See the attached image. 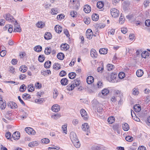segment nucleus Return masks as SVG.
<instances>
[{"mask_svg":"<svg viewBox=\"0 0 150 150\" xmlns=\"http://www.w3.org/2000/svg\"><path fill=\"white\" fill-rule=\"evenodd\" d=\"M70 137L72 142L78 139L76 133L74 132H71L70 133Z\"/></svg>","mask_w":150,"mask_h":150,"instance_id":"8","label":"nucleus"},{"mask_svg":"<svg viewBox=\"0 0 150 150\" xmlns=\"http://www.w3.org/2000/svg\"><path fill=\"white\" fill-rule=\"evenodd\" d=\"M20 134L18 132H15L12 134V137L14 140H18L20 137Z\"/></svg>","mask_w":150,"mask_h":150,"instance_id":"9","label":"nucleus"},{"mask_svg":"<svg viewBox=\"0 0 150 150\" xmlns=\"http://www.w3.org/2000/svg\"><path fill=\"white\" fill-rule=\"evenodd\" d=\"M6 51L4 50H2L0 52V55L2 57H4L6 54Z\"/></svg>","mask_w":150,"mask_h":150,"instance_id":"63","label":"nucleus"},{"mask_svg":"<svg viewBox=\"0 0 150 150\" xmlns=\"http://www.w3.org/2000/svg\"><path fill=\"white\" fill-rule=\"evenodd\" d=\"M26 86L24 84L22 85L20 87L19 91L21 92H23L26 90Z\"/></svg>","mask_w":150,"mask_h":150,"instance_id":"35","label":"nucleus"},{"mask_svg":"<svg viewBox=\"0 0 150 150\" xmlns=\"http://www.w3.org/2000/svg\"><path fill=\"white\" fill-rule=\"evenodd\" d=\"M44 23H43L42 22L40 21V22H38L37 24V26L39 28H42L44 25H43Z\"/></svg>","mask_w":150,"mask_h":150,"instance_id":"51","label":"nucleus"},{"mask_svg":"<svg viewBox=\"0 0 150 150\" xmlns=\"http://www.w3.org/2000/svg\"><path fill=\"white\" fill-rule=\"evenodd\" d=\"M121 126L120 125L117 124H115L112 126V128L115 132H117L118 134H120V128Z\"/></svg>","mask_w":150,"mask_h":150,"instance_id":"7","label":"nucleus"},{"mask_svg":"<svg viewBox=\"0 0 150 150\" xmlns=\"http://www.w3.org/2000/svg\"><path fill=\"white\" fill-rule=\"evenodd\" d=\"M117 77V74L115 73H112L111 75V79L113 80L114 79H115Z\"/></svg>","mask_w":150,"mask_h":150,"instance_id":"61","label":"nucleus"},{"mask_svg":"<svg viewBox=\"0 0 150 150\" xmlns=\"http://www.w3.org/2000/svg\"><path fill=\"white\" fill-rule=\"evenodd\" d=\"M118 76L120 79H122L125 77V74L124 72H120L119 73Z\"/></svg>","mask_w":150,"mask_h":150,"instance_id":"44","label":"nucleus"},{"mask_svg":"<svg viewBox=\"0 0 150 150\" xmlns=\"http://www.w3.org/2000/svg\"><path fill=\"white\" fill-rule=\"evenodd\" d=\"M52 110L55 112H58L60 109L59 105L57 104L54 105L51 108Z\"/></svg>","mask_w":150,"mask_h":150,"instance_id":"11","label":"nucleus"},{"mask_svg":"<svg viewBox=\"0 0 150 150\" xmlns=\"http://www.w3.org/2000/svg\"><path fill=\"white\" fill-rule=\"evenodd\" d=\"M109 91L107 88L104 89L101 92L102 94L104 96H106L109 93Z\"/></svg>","mask_w":150,"mask_h":150,"instance_id":"36","label":"nucleus"},{"mask_svg":"<svg viewBox=\"0 0 150 150\" xmlns=\"http://www.w3.org/2000/svg\"><path fill=\"white\" fill-rule=\"evenodd\" d=\"M82 126L83 130L85 131H86V134L87 135H88L89 133H90V130L89 129L88 124L87 123H84L82 125Z\"/></svg>","mask_w":150,"mask_h":150,"instance_id":"3","label":"nucleus"},{"mask_svg":"<svg viewBox=\"0 0 150 150\" xmlns=\"http://www.w3.org/2000/svg\"><path fill=\"white\" fill-rule=\"evenodd\" d=\"M104 6V3L101 1H98L97 4V6L98 8L100 9L102 8Z\"/></svg>","mask_w":150,"mask_h":150,"instance_id":"31","label":"nucleus"},{"mask_svg":"<svg viewBox=\"0 0 150 150\" xmlns=\"http://www.w3.org/2000/svg\"><path fill=\"white\" fill-rule=\"evenodd\" d=\"M108 121L109 124H112L115 122V118L113 116L110 117L108 118Z\"/></svg>","mask_w":150,"mask_h":150,"instance_id":"30","label":"nucleus"},{"mask_svg":"<svg viewBox=\"0 0 150 150\" xmlns=\"http://www.w3.org/2000/svg\"><path fill=\"white\" fill-rule=\"evenodd\" d=\"M51 62L50 61L48 60L44 64V67L46 69L49 68L50 67Z\"/></svg>","mask_w":150,"mask_h":150,"instance_id":"22","label":"nucleus"},{"mask_svg":"<svg viewBox=\"0 0 150 150\" xmlns=\"http://www.w3.org/2000/svg\"><path fill=\"white\" fill-rule=\"evenodd\" d=\"M53 69L56 70H58L61 68L60 64L58 63H55L53 65Z\"/></svg>","mask_w":150,"mask_h":150,"instance_id":"29","label":"nucleus"},{"mask_svg":"<svg viewBox=\"0 0 150 150\" xmlns=\"http://www.w3.org/2000/svg\"><path fill=\"white\" fill-rule=\"evenodd\" d=\"M8 106L12 109H15L17 108L16 104L13 102H10L8 103Z\"/></svg>","mask_w":150,"mask_h":150,"instance_id":"10","label":"nucleus"},{"mask_svg":"<svg viewBox=\"0 0 150 150\" xmlns=\"http://www.w3.org/2000/svg\"><path fill=\"white\" fill-rule=\"evenodd\" d=\"M91 8L90 6L88 5L84 6L83 8V10L86 13H88L91 11Z\"/></svg>","mask_w":150,"mask_h":150,"instance_id":"13","label":"nucleus"},{"mask_svg":"<svg viewBox=\"0 0 150 150\" xmlns=\"http://www.w3.org/2000/svg\"><path fill=\"white\" fill-rule=\"evenodd\" d=\"M26 76L25 75L21 74L20 75L19 78L21 80H24L26 78Z\"/></svg>","mask_w":150,"mask_h":150,"instance_id":"64","label":"nucleus"},{"mask_svg":"<svg viewBox=\"0 0 150 150\" xmlns=\"http://www.w3.org/2000/svg\"><path fill=\"white\" fill-rule=\"evenodd\" d=\"M6 104L5 100H0V108L2 110L4 109L6 107Z\"/></svg>","mask_w":150,"mask_h":150,"instance_id":"14","label":"nucleus"},{"mask_svg":"<svg viewBox=\"0 0 150 150\" xmlns=\"http://www.w3.org/2000/svg\"><path fill=\"white\" fill-rule=\"evenodd\" d=\"M98 16L97 14H93L92 16V18L93 21H96L98 19Z\"/></svg>","mask_w":150,"mask_h":150,"instance_id":"32","label":"nucleus"},{"mask_svg":"<svg viewBox=\"0 0 150 150\" xmlns=\"http://www.w3.org/2000/svg\"><path fill=\"white\" fill-rule=\"evenodd\" d=\"M38 145L36 141H33L30 143L28 144V146L32 147L35 146H36Z\"/></svg>","mask_w":150,"mask_h":150,"instance_id":"25","label":"nucleus"},{"mask_svg":"<svg viewBox=\"0 0 150 150\" xmlns=\"http://www.w3.org/2000/svg\"><path fill=\"white\" fill-rule=\"evenodd\" d=\"M150 2L149 0H145L144 3L143 4L144 5V6L145 8L148 6H149V4L150 3Z\"/></svg>","mask_w":150,"mask_h":150,"instance_id":"47","label":"nucleus"},{"mask_svg":"<svg viewBox=\"0 0 150 150\" xmlns=\"http://www.w3.org/2000/svg\"><path fill=\"white\" fill-rule=\"evenodd\" d=\"M25 131L29 134L34 135L36 133L35 131L32 128L30 127L25 128Z\"/></svg>","mask_w":150,"mask_h":150,"instance_id":"5","label":"nucleus"},{"mask_svg":"<svg viewBox=\"0 0 150 150\" xmlns=\"http://www.w3.org/2000/svg\"><path fill=\"white\" fill-rule=\"evenodd\" d=\"M108 49H107L103 48L99 50V53L100 54H105L107 53Z\"/></svg>","mask_w":150,"mask_h":150,"instance_id":"21","label":"nucleus"},{"mask_svg":"<svg viewBox=\"0 0 150 150\" xmlns=\"http://www.w3.org/2000/svg\"><path fill=\"white\" fill-rule=\"evenodd\" d=\"M5 137L7 139H10L11 138V133L9 132H6L5 134Z\"/></svg>","mask_w":150,"mask_h":150,"instance_id":"55","label":"nucleus"},{"mask_svg":"<svg viewBox=\"0 0 150 150\" xmlns=\"http://www.w3.org/2000/svg\"><path fill=\"white\" fill-rule=\"evenodd\" d=\"M61 84L63 86L67 85L68 83V80L66 78L62 79L60 81Z\"/></svg>","mask_w":150,"mask_h":150,"instance_id":"18","label":"nucleus"},{"mask_svg":"<svg viewBox=\"0 0 150 150\" xmlns=\"http://www.w3.org/2000/svg\"><path fill=\"white\" fill-rule=\"evenodd\" d=\"M52 37L51 34L49 32H46L44 35V38L46 40L51 39Z\"/></svg>","mask_w":150,"mask_h":150,"instance_id":"20","label":"nucleus"},{"mask_svg":"<svg viewBox=\"0 0 150 150\" xmlns=\"http://www.w3.org/2000/svg\"><path fill=\"white\" fill-rule=\"evenodd\" d=\"M134 109L136 112H137L140 111L141 110V107L140 106L135 105L134 106Z\"/></svg>","mask_w":150,"mask_h":150,"instance_id":"43","label":"nucleus"},{"mask_svg":"<svg viewBox=\"0 0 150 150\" xmlns=\"http://www.w3.org/2000/svg\"><path fill=\"white\" fill-rule=\"evenodd\" d=\"M114 68V66L111 64H108L107 66V69L108 71L112 70Z\"/></svg>","mask_w":150,"mask_h":150,"instance_id":"37","label":"nucleus"},{"mask_svg":"<svg viewBox=\"0 0 150 150\" xmlns=\"http://www.w3.org/2000/svg\"><path fill=\"white\" fill-rule=\"evenodd\" d=\"M93 81L94 78L93 76H89L87 77L86 82L88 84H91L93 82Z\"/></svg>","mask_w":150,"mask_h":150,"instance_id":"16","label":"nucleus"},{"mask_svg":"<svg viewBox=\"0 0 150 150\" xmlns=\"http://www.w3.org/2000/svg\"><path fill=\"white\" fill-rule=\"evenodd\" d=\"M104 70V67L103 65H102L101 67H99L97 68V70L98 72H100L101 71V73H102L103 72Z\"/></svg>","mask_w":150,"mask_h":150,"instance_id":"58","label":"nucleus"},{"mask_svg":"<svg viewBox=\"0 0 150 150\" xmlns=\"http://www.w3.org/2000/svg\"><path fill=\"white\" fill-rule=\"evenodd\" d=\"M125 139L127 141L131 142L133 140V138L130 136H127L125 137Z\"/></svg>","mask_w":150,"mask_h":150,"instance_id":"45","label":"nucleus"},{"mask_svg":"<svg viewBox=\"0 0 150 150\" xmlns=\"http://www.w3.org/2000/svg\"><path fill=\"white\" fill-rule=\"evenodd\" d=\"M86 35L88 39L89 40L91 39L92 38L93 33H90L89 34H86Z\"/></svg>","mask_w":150,"mask_h":150,"instance_id":"60","label":"nucleus"},{"mask_svg":"<svg viewBox=\"0 0 150 150\" xmlns=\"http://www.w3.org/2000/svg\"><path fill=\"white\" fill-rule=\"evenodd\" d=\"M23 115L21 116V118H23V119L26 118L28 115V114L27 113L25 112L24 111H23Z\"/></svg>","mask_w":150,"mask_h":150,"instance_id":"57","label":"nucleus"},{"mask_svg":"<svg viewBox=\"0 0 150 150\" xmlns=\"http://www.w3.org/2000/svg\"><path fill=\"white\" fill-rule=\"evenodd\" d=\"M72 142L76 148H79L80 147L81 144L79 139L73 141Z\"/></svg>","mask_w":150,"mask_h":150,"instance_id":"19","label":"nucleus"},{"mask_svg":"<svg viewBox=\"0 0 150 150\" xmlns=\"http://www.w3.org/2000/svg\"><path fill=\"white\" fill-rule=\"evenodd\" d=\"M60 47L61 50L66 51L69 48V45L67 43H64L61 45Z\"/></svg>","mask_w":150,"mask_h":150,"instance_id":"12","label":"nucleus"},{"mask_svg":"<svg viewBox=\"0 0 150 150\" xmlns=\"http://www.w3.org/2000/svg\"><path fill=\"white\" fill-rule=\"evenodd\" d=\"M51 47H47L46 48L45 51V53L46 54H50L51 52Z\"/></svg>","mask_w":150,"mask_h":150,"instance_id":"42","label":"nucleus"},{"mask_svg":"<svg viewBox=\"0 0 150 150\" xmlns=\"http://www.w3.org/2000/svg\"><path fill=\"white\" fill-rule=\"evenodd\" d=\"M110 12L112 16L114 18H116L118 16L119 11L116 8H112L111 9Z\"/></svg>","mask_w":150,"mask_h":150,"instance_id":"1","label":"nucleus"},{"mask_svg":"<svg viewBox=\"0 0 150 150\" xmlns=\"http://www.w3.org/2000/svg\"><path fill=\"white\" fill-rule=\"evenodd\" d=\"M39 61L40 62H43L45 59V57L44 55H40L38 58Z\"/></svg>","mask_w":150,"mask_h":150,"instance_id":"39","label":"nucleus"},{"mask_svg":"<svg viewBox=\"0 0 150 150\" xmlns=\"http://www.w3.org/2000/svg\"><path fill=\"white\" fill-rule=\"evenodd\" d=\"M4 17L6 20L8 21L13 23L15 21V19L13 18V16L9 13L5 14Z\"/></svg>","mask_w":150,"mask_h":150,"instance_id":"2","label":"nucleus"},{"mask_svg":"<svg viewBox=\"0 0 150 150\" xmlns=\"http://www.w3.org/2000/svg\"><path fill=\"white\" fill-rule=\"evenodd\" d=\"M91 55L92 57L93 58H96L98 54L96 50L93 49H92L91 51Z\"/></svg>","mask_w":150,"mask_h":150,"instance_id":"15","label":"nucleus"},{"mask_svg":"<svg viewBox=\"0 0 150 150\" xmlns=\"http://www.w3.org/2000/svg\"><path fill=\"white\" fill-rule=\"evenodd\" d=\"M122 128L125 131H127L129 129V126L128 124L127 123H125L122 125Z\"/></svg>","mask_w":150,"mask_h":150,"instance_id":"27","label":"nucleus"},{"mask_svg":"<svg viewBox=\"0 0 150 150\" xmlns=\"http://www.w3.org/2000/svg\"><path fill=\"white\" fill-rule=\"evenodd\" d=\"M12 114L10 111H7L6 115V117L9 120H11V118L10 117L11 116Z\"/></svg>","mask_w":150,"mask_h":150,"instance_id":"38","label":"nucleus"},{"mask_svg":"<svg viewBox=\"0 0 150 150\" xmlns=\"http://www.w3.org/2000/svg\"><path fill=\"white\" fill-rule=\"evenodd\" d=\"M67 89L69 91L73 90L75 87L74 83H73L70 86H67Z\"/></svg>","mask_w":150,"mask_h":150,"instance_id":"34","label":"nucleus"},{"mask_svg":"<svg viewBox=\"0 0 150 150\" xmlns=\"http://www.w3.org/2000/svg\"><path fill=\"white\" fill-rule=\"evenodd\" d=\"M42 47L40 45H38L35 47L34 48V50L37 52H40L42 50Z\"/></svg>","mask_w":150,"mask_h":150,"instance_id":"33","label":"nucleus"},{"mask_svg":"<svg viewBox=\"0 0 150 150\" xmlns=\"http://www.w3.org/2000/svg\"><path fill=\"white\" fill-rule=\"evenodd\" d=\"M84 23L86 24H88L90 23V19L89 18H85L84 19Z\"/></svg>","mask_w":150,"mask_h":150,"instance_id":"56","label":"nucleus"},{"mask_svg":"<svg viewBox=\"0 0 150 150\" xmlns=\"http://www.w3.org/2000/svg\"><path fill=\"white\" fill-rule=\"evenodd\" d=\"M122 14H121L119 20V23L121 24H122L124 23L125 20V18L124 16H122Z\"/></svg>","mask_w":150,"mask_h":150,"instance_id":"41","label":"nucleus"},{"mask_svg":"<svg viewBox=\"0 0 150 150\" xmlns=\"http://www.w3.org/2000/svg\"><path fill=\"white\" fill-rule=\"evenodd\" d=\"M14 23L15 28L14 29L13 32H21V29L19 25H18V23L16 21H15Z\"/></svg>","mask_w":150,"mask_h":150,"instance_id":"4","label":"nucleus"},{"mask_svg":"<svg viewBox=\"0 0 150 150\" xmlns=\"http://www.w3.org/2000/svg\"><path fill=\"white\" fill-rule=\"evenodd\" d=\"M148 53V52L146 51H145L142 52L141 54V56L142 58H146V56H147L146 54Z\"/></svg>","mask_w":150,"mask_h":150,"instance_id":"52","label":"nucleus"},{"mask_svg":"<svg viewBox=\"0 0 150 150\" xmlns=\"http://www.w3.org/2000/svg\"><path fill=\"white\" fill-rule=\"evenodd\" d=\"M76 76V74L74 72L69 73V78L71 79H73L75 78Z\"/></svg>","mask_w":150,"mask_h":150,"instance_id":"24","label":"nucleus"},{"mask_svg":"<svg viewBox=\"0 0 150 150\" xmlns=\"http://www.w3.org/2000/svg\"><path fill=\"white\" fill-rule=\"evenodd\" d=\"M67 74L66 72L63 70H62L60 71L59 73V76L61 77H63L65 76Z\"/></svg>","mask_w":150,"mask_h":150,"instance_id":"59","label":"nucleus"},{"mask_svg":"<svg viewBox=\"0 0 150 150\" xmlns=\"http://www.w3.org/2000/svg\"><path fill=\"white\" fill-rule=\"evenodd\" d=\"M80 113L83 119L85 120H87L88 119V116L85 110L83 109H82L80 110Z\"/></svg>","mask_w":150,"mask_h":150,"instance_id":"6","label":"nucleus"},{"mask_svg":"<svg viewBox=\"0 0 150 150\" xmlns=\"http://www.w3.org/2000/svg\"><path fill=\"white\" fill-rule=\"evenodd\" d=\"M27 68L26 67H23V66H21L19 69L20 71L23 73L27 71Z\"/></svg>","mask_w":150,"mask_h":150,"instance_id":"40","label":"nucleus"},{"mask_svg":"<svg viewBox=\"0 0 150 150\" xmlns=\"http://www.w3.org/2000/svg\"><path fill=\"white\" fill-rule=\"evenodd\" d=\"M64 17V16L63 14H61L60 15H58L57 16V18L58 20H61Z\"/></svg>","mask_w":150,"mask_h":150,"instance_id":"62","label":"nucleus"},{"mask_svg":"<svg viewBox=\"0 0 150 150\" xmlns=\"http://www.w3.org/2000/svg\"><path fill=\"white\" fill-rule=\"evenodd\" d=\"M42 100L43 99L42 98L37 99L35 100V102L36 103L41 104L43 102Z\"/></svg>","mask_w":150,"mask_h":150,"instance_id":"54","label":"nucleus"},{"mask_svg":"<svg viewBox=\"0 0 150 150\" xmlns=\"http://www.w3.org/2000/svg\"><path fill=\"white\" fill-rule=\"evenodd\" d=\"M50 142V140L47 138H44L41 140V142L42 143L48 144Z\"/></svg>","mask_w":150,"mask_h":150,"instance_id":"48","label":"nucleus"},{"mask_svg":"<svg viewBox=\"0 0 150 150\" xmlns=\"http://www.w3.org/2000/svg\"><path fill=\"white\" fill-rule=\"evenodd\" d=\"M54 29L56 32L58 33H60L62 30V27L58 25H56L55 26Z\"/></svg>","mask_w":150,"mask_h":150,"instance_id":"17","label":"nucleus"},{"mask_svg":"<svg viewBox=\"0 0 150 150\" xmlns=\"http://www.w3.org/2000/svg\"><path fill=\"white\" fill-rule=\"evenodd\" d=\"M70 14L71 16L73 17H75L77 16V13L75 11H72L71 12Z\"/></svg>","mask_w":150,"mask_h":150,"instance_id":"50","label":"nucleus"},{"mask_svg":"<svg viewBox=\"0 0 150 150\" xmlns=\"http://www.w3.org/2000/svg\"><path fill=\"white\" fill-rule=\"evenodd\" d=\"M64 57V55L63 53H58L57 55V58L60 60H63Z\"/></svg>","mask_w":150,"mask_h":150,"instance_id":"26","label":"nucleus"},{"mask_svg":"<svg viewBox=\"0 0 150 150\" xmlns=\"http://www.w3.org/2000/svg\"><path fill=\"white\" fill-rule=\"evenodd\" d=\"M143 71L142 70L139 69L137 70L136 74L138 77H140L142 76L143 74Z\"/></svg>","mask_w":150,"mask_h":150,"instance_id":"23","label":"nucleus"},{"mask_svg":"<svg viewBox=\"0 0 150 150\" xmlns=\"http://www.w3.org/2000/svg\"><path fill=\"white\" fill-rule=\"evenodd\" d=\"M61 117V115L59 114H54L51 115V117L55 119L56 120L59 118Z\"/></svg>","mask_w":150,"mask_h":150,"instance_id":"46","label":"nucleus"},{"mask_svg":"<svg viewBox=\"0 0 150 150\" xmlns=\"http://www.w3.org/2000/svg\"><path fill=\"white\" fill-rule=\"evenodd\" d=\"M23 97L26 99H30L31 98L30 95L27 93H24L23 95Z\"/></svg>","mask_w":150,"mask_h":150,"instance_id":"49","label":"nucleus"},{"mask_svg":"<svg viewBox=\"0 0 150 150\" xmlns=\"http://www.w3.org/2000/svg\"><path fill=\"white\" fill-rule=\"evenodd\" d=\"M73 83H74L75 85L76 86H79L80 84V81L78 79H76L74 80V82Z\"/></svg>","mask_w":150,"mask_h":150,"instance_id":"53","label":"nucleus"},{"mask_svg":"<svg viewBox=\"0 0 150 150\" xmlns=\"http://www.w3.org/2000/svg\"><path fill=\"white\" fill-rule=\"evenodd\" d=\"M132 110H131V114L132 115V118L134 120L137 121V122H139L140 121V120L139 119L136 115L134 113V116L133 115L132 113Z\"/></svg>","mask_w":150,"mask_h":150,"instance_id":"28","label":"nucleus"}]
</instances>
